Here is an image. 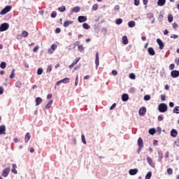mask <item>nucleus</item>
Here are the masks:
<instances>
[{
  "label": "nucleus",
  "instance_id": "f257e3e1",
  "mask_svg": "<svg viewBox=\"0 0 179 179\" xmlns=\"http://www.w3.org/2000/svg\"><path fill=\"white\" fill-rule=\"evenodd\" d=\"M167 109H168L167 104L164 103H160L158 106V110L159 113H166V111H167Z\"/></svg>",
  "mask_w": 179,
  "mask_h": 179
},
{
  "label": "nucleus",
  "instance_id": "f03ea898",
  "mask_svg": "<svg viewBox=\"0 0 179 179\" xmlns=\"http://www.w3.org/2000/svg\"><path fill=\"white\" fill-rule=\"evenodd\" d=\"M12 9V6H6L1 12L0 15H6L8 12H10Z\"/></svg>",
  "mask_w": 179,
  "mask_h": 179
},
{
  "label": "nucleus",
  "instance_id": "7ed1b4c3",
  "mask_svg": "<svg viewBox=\"0 0 179 179\" xmlns=\"http://www.w3.org/2000/svg\"><path fill=\"white\" fill-rule=\"evenodd\" d=\"M9 29V24L4 22L0 26V31H6Z\"/></svg>",
  "mask_w": 179,
  "mask_h": 179
},
{
  "label": "nucleus",
  "instance_id": "20e7f679",
  "mask_svg": "<svg viewBox=\"0 0 179 179\" xmlns=\"http://www.w3.org/2000/svg\"><path fill=\"white\" fill-rule=\"evenodd\" d=\"M171 76L172 78H176L179 77V71L177 70H173L171 72Z\"/></svg>",
  "mask_w": 179,
  "mask_h": 179
},
{
  "label": "nucleus",
  "instance_id": "39448f33",
  "mask_svg": "<svg viewBox=\"0 0 179 179\" xmlns=\"http://www.w3.org/2000/svg\"><path fill=\"white\" fill-rule=\"evenodd\" d=\"M100 64L99 58V52H96V57H95V65H96V69L99 68V65Z\"/></svg>",
  "mask_w": 179,
  "mask_h": 179
},
{
  "label": "nucleus",
  "instance_id": "423d86ee",
  "mask_svg": "<svg viewBox=\"0 0 179 179\" xmlns=\"http://www.w3.org/2000/svg\"><path fill=\"white\" fill-rule=\"evenodd\" d=\"M10 173V169L9 168H6L3 169L2 176L3 177H8V175Z\"/></svg>",
  "mask_w": 179,
  "mask_h": 179
},
{
  "label": "nucleus",
  "instance_id": "0eeeda50",
  "mask_svg": "<svg viewBox=\"0 0 179 179\" xmlns=\"http://www.w3.org/2000/svg\"><path fill=\"white\" fill-rule=\"evenodd\" d=\"M139 115L143 117L146 114V107H141L138 111Z\"/></svg>",
  "mask_w": 179,
  "mask_h": 179
},
{
  "label": "nucleus",
  "instance_id": "6e6552de",
  "mask_svg": "<svg viewBox=\"0 0 179 179\" xmlns=\"http://www.w3.org/2000/svg\"><path fill=\"white\" fill-rule=\"evenodd\" d=\"M78 20L80 23H83V22H86V20H87V17L80 15L78 17Z\"/></svg>",
  "mask_w": 179,
  "mask_h": 179
},
{
  "label": "nucleus",
  "instance_id": "1a4fd4ad",
  "mask_svg": "<svg viewBox=\"0 0 179 179\" xmlns=\"http://www.w3.org/2000/svg\"><path fill=\"white\" fill-rule=\"evenodd\" d=\"M6 127L5 125L0 126V135H5L6 134Z\"/></svg>",
  "mask_w": 179,
  "mask_h": 179
},
{
  "label": "nucleus",
  "instance_id": "9d476101",
  "mask_svg": "<svg viewBox=\"0 0 179 179\" xmlns=\"http://www.w3.org/2000/svg\"><path fill=\"white\" fill-rule=\"evenodd\" d=\"M157 43L159 45V50H163V48H164V43H163V41H162L160 38L157 39Z\"/></svg>",
  "mask_w": 179,
  "mask_h": 179
},
{
  "label": "nucleus",
  "instance_id": "9b49d317",
  "mask_svg": "<svg viewBox=\"0 0 179 179\" xmlns=\"http://www.w3.org/2000/svg\"><path fill=\"white\" fill-rule=\"evenodd\" d=\"M138 169H130L129 171V173L130 174V176H135L136 174H138Z\"/></svg>",
  "mask_w": 179,
  "mask_h": 179
},
{
  "label": "nucleus",
  "instance_id": "f8f14e48",
  "mask_svg": "<svg viewBox=\"0 0 179 179\" xmlns=\"http://www.w3.org/2000/svg\"><path fill=\"white\" fill-rule=\"evenodd\" d=\"M177 135H178V132L177 131V130L173 129L171 131V136H172V138H176Z\"/></svg>",
  "mask_w": 179,
  "mask_h": 179
},
{
  "label": "nucleus",
  "instance_id": "ddd939ff",
  "mask_svg": "<svg viewBox=\"0 0 179 179\" xmlns=\"http://www.w3.org/2000/svg\"><path fill=\"white\" fill-rule=\"evenodd\" d=\"M122 101H128V100H129V96L128 94H123L122 95Z\"/></svg>",
  "mask_w": 179,
  "mask_h": 179
},
{
  "label": "nucleus",
  "instance_id": "4468645a",
  "mask_svg": "<svg viewBox=\"0 0 179 179\" xmlns=\"http://www.w3.org/2000/svg\"><path fill=\"white\" fill-rule=\"evenodd\" d=\"M147 162L148 164L151 166V167H155V163L153 162V160L150 157H147Z\"/></svg>",
  "mask_w": 179,
  "mask_h": 179
},
{
  "label": "nucleus",
  "instance_id": "2eb2a0df",
  "mask_svg": "<svg viewBox=\"0 0 179 179\" xmlns=\"http://www.w3.org/2000/svg\"><path fill=\"white\" fill-rule=\"evenodd\" d=\"M166 5V0H158L157 6H164Z\"/></svg>",
  "mask_w": 179,
  "mask_h": 179
},
{
  "label": "nucleus",
  "instance_id": "dca6fc26",
  "mask_svg": "<svg viewBox=\"0 0 179 179\" xmlns=\"http://www.w3.org/2000/svg\"><path fill=\"white\" fill-rule=\"evenodd\" d=\"M12 167H13V169H11V172L13 173V174H17V171L16 170V168L17 166H16V164H13Z\"/></svg>",
  "mask_w": 179,
  "mask_h": 179
},
{
  "label": "nucleus",
  "instance_id": "f3484780",
  "mask_svg": "<svg viewBox=\"0 0 179 179\" xmlns=\"http://www.w3.org/2000/svg\"><path fill=\"white\" fill-rule=\"evenodd\" d=\"M138 146L139 148H143V141L142 140V138H138Z\"/></svg>",
  "mask_w": 179,
  "mask_h": 179
},
{
  "label": "nucleus",
  "instance_id": "a211bd4d",
  "mask_svg": "<svg viewBox=\"0 0 179 179\" xmlns=\"http://www.w3.org/2000/svg\"><path fill=\"white\" fill-rule=\"evenodd\" d=\"M41 103H43V99H41V97H37L36 99V106H40Z\"/></svg>",
  "mask_w": 179,
  "mask_h": 179
},
{
  "label": "nucleus",
  "instance_id": "6ab92c4d",
  "mask_svg": "<svg viewBox=\"0 0 179 179\" xmlns=\"http://www.w3.org/2000/svg\"><path fill=\"white\" fill-rule=\"evenodd\" d=\"M148 53L150 54V55H155L156 54L153 48H149L148 49Z\"/></svg>",
  "mask_w": 179,
  "mask_h": 179
},
{
  "label": "nucleus",
  "instance_id": "aec40b11",
  "mask_svg": "<svg viewBox=\"0 0 179 179\" xmlns=\"http://www.w3.org/2000/svg\"><path fill=\"white\" fill-rule=\"evenodd\" d=\"M73 23V21H66L64 22V27H69V24H72Z\"/></svg>",
  "mask_w": 179,
  "mask_h": 179
},
{
  "label": "nucleus",
  "instance_id": "412c9836",
  "mask_svg": "<svg viewBox=\"0 0 179 179\" xmlns=\"http://www.w3.org/2000/svg\"><path fill=\"white\" fill-rule=\"evenodd\" d=\"M72 12H74V13H78V12H80V7L76 6L73 8Z\"/></svg>",
  "mask_w": 179,
  "mask_h": 179
},
{
  "label": "nucleus",
  "instance_id": "4be33fe9",
  "mask_svg": "<svg viewBox=\"0 0 179 179\" xmlns=\"http://www.w3.org/2000/svg\"><path fill=\"white\" fill-rule=\"evenodd\" d=\"M24 139H25V143H27V142H29V141H30V133H27L25 134Z\"/></svg>",
  "mask_w": 179,
  "mask_h": 179
},
{
  "label": "nucleus",
  "instance_id": "5701e85b",
  "mask_svg": "<svg viewBox=\"0 0 179 179\" xmlns=\"http://www.w3.org/2000/svg\"><path fill=\"white\" fill-rule=\"evenodd\" d=\"M173 113L174 114H179V106H176L173 110Z\"/></svg>",
  "mask_w": 179,
  "mask_h": 179
},
{
  "label": "nucleus",
  "instance_id": "b1692460",
  "mask_svg": "<svg viewBox=\"0 0 179 179\" xmlns=\"http://www.w3.org/2000/svg\"><path fill=\"white\" fill-rule=\"evenodd\" d=\"M156 134V129H149V134L150 135H154Z\"/></svg>",
  "mask_w": 179,
  "mask_h": 179
},
{
  "label": "nucleus",
  "instance_id": "393cba45",
  "mask_svg": "<svg viewBox=\"0 0 179 179\" xmlns=\"http://www.w3.org/2000/svg\"><path fill=\"white\" fill-rule=\"evenodd\" d=\"M129 27H135V22L134 21H130L128 22Z\"/></svg>",
  "mask_w": 179,
  "mask_h": 179
},
{
  "label": "nucleus",
  "instance_id": "a878e982",
  "mask_svg": "<svg viewBox=\"0 0 179 179\" xmlns=\"http://www.w3.org/2000/svg\"><path fill=\"white\" fill-rule=\"evenodd\" d=\"M83 29H85V30H89V29H90V27L87 23L83 24Z\"/></svg>",
  "mask_w": 179,
  "mask_h": 179
},
{
  "label": "nucleus",
  "instance_id": "bb28decb",
  "mask_svg": "<svg viewBox=\"0 0 179 179\" xmlns=\"http://www.w3.org/2000/svg\"><path fill=\"white\" fill-rule=\"evenodd\" d=\"M151 177H152V171H149V172L146 174L145 179H150Z\"/></svg>",
  "mask_w": 179,
  "mask_h": 179
},
{
  "label": "nucleus",
  "instance_id": "cd10ccee",
  "mask_svg": "<svg viewBox=\"0 0 179 179\" xmlns=\"http://www.w3.org/2000/svg\"><path fill=\"white\" fill-rule=\"evenodd\" d=\"M122 41H123V44L124 45L128 44V38H127V36H123Z\"/></svg>",
  "mask_w": 179,
  "mask_h": 179
},
{
  "label": "nucleus",
  "instance_id": "c85d7f7f",
  "mask_svg": "<svg viewBox=\"0 0 179 179\" xmlns=\"http://www.w3.org/2000/svg\"><path fill=\"white\" fill-rule=\"evenodd\" d=\"M0 68H1V69H5V68H6V62H1L0 64Z\"/></svg>",
  "mask_w": 179,
  "mask_h": 179
},
{
  "label": "nucleus",
  "instance_id": "c756f323",
  "mask_svg": "<svg viewBox=\"0 0 179 179\" xmlns=\"http://www.w3.org/2000/svg\"><path fill=\"white\" fill-rule=\"evenodd\" d=\"M173 15L171 14H169L168 15V21L169 22V23H171V22H173Z\"/></svg>",
  "mask_w": 179,
  "mask_h": 179
},
{
  "label": "nucleus",
  "instance_id": "7c9ffc66",
  "mask_svg": "<svg viewBox=\"0 0 179 179\" xmlns=\"http://www.w3.org/2000/svg\"><path fill=\"white\" fill-rule=\"evenodd\" d=\"M129 93H131V94H134L135 92H136V88L135 87H131L129 90Z\"/></svg>",
  "mask_w": 179,
  "mask_h": 179
},
{
  "label": "nucleus",
  "instance_id": "2f4dec72",
  "mask_svg": "<svg viewBox=\"0 0 179 179\" xmlns=\"http://www.w3.org/2000/svg\"><path fill=\"white\" fill-rule=\"evenodd\" d=\"M9 78H10V79H13L15 78V69L12 70Z\"/></svg>",
  "mask_w": 179,
  "mask_h": 179
},
{
  "label": "nucleus",
  "instance_id": "473e14b6",
  "mask_svg": "<svg viewBox=\"0 0 179 179\" xmlns=\"http://www.w3.org/2000/svg\"><path fill=\"white\" fill-rule=\"evenodd\" d=\"M62 83H69V78H65L62 80Z\"/></svg>",
  "mask_w": 179,
  "mask_h": 179
},
{
  "label": "nucleus",
  "instance_id": "72a5a7b5",
  "mask_svg": "<svg viewBox=\"0 0 179 179\" xmlns=\"http://www.w3.org/2000/svg\"><path fill=\"white\" fill-rule=\"evenodd\" d=\"M52 105V100H50L48 103L46 105L45 108H50L51 106Z\"/></svg>",
  "mask_w": 179,
  "mask_h": 179
},
{
  "label": "nucleus",
  "instance_id": "f704fd0d",
  "mask_svg": "<svg viewBox=\"0 0 179 179\" xmlns=\"http://www.w3.org/2000/svg\"><path fill=\"white\" fill-rule=\"evenodd\" d=\"M15 87L20 89L22 87V83L20 81L15 83Z\"/></svg>",
  "mask_w": 179,
  "mask_h": 179
},
{
  "label": "nucleus",
  "instance_id": "c9c22d12",
  "mask_svg": "<svg viewBox=\"0 0 179 179\" xmlns=\"http://www.w3.org/2000/svg\"><path fill=\"white\" fill-rule=\"evenodd\" d=\"M115 23L116 24H121V23H122V19L121 18H118L115 20Z\"/></svg>",
  "mask_w": 179,
  "mask_h": 179
},
{
  "label": "nucleus",
  "instance_id": "e433bc0d",
  "mask_svg": "<svg viewBox=\"0 0 179 179\" xmlns=\"http://www.w3.org/2000/svg\"><path fill=\"white\" fill-rule=\"evenodd\" d=\"M81 139H82L83 143H84V145H86V139L85 138V134L81 135Z\"/></svg>",
  "mask_w": 179,
  "mask_h": 179
},
{
  "label": "nucleus",
  "instance_id": "4c0bfd02",
  "mask_svg": "<svg viewBox=\"0 0 179 179\" xmlns=\"http://www.w3.org/2000/svg\"><path fill=\"white\" fill-rule=\"evenodd\" d=\"M66 9L65 6L58 8V10H59V12H65Z\"/></svg>",
  "mask_w": 179,
  "mask_h": 179
},
{
  "label": "nucleus",
  "instance_id": "58836bf2",
  "mask_svg": "<svg viewBox=\"0 0 179 179\" xmlns=\"http://www.w3.org/2000/svg\"><path fill=\"white\" fill-rule=\"evenodd\" d=\"M144 100L145 101H149V100H150V95H145L144 96Z\"/></svg>",
  "mask_w": 179,
  "mask_h": 179
},
{
  "label": "nucleus",
  "instance_id": "ea45409f",
  "mask_svg": "<svg viewBox=\"0 0 179 179\" xmlns=\"http://www.w3.org/2000/svg\"><path fill=\"white\" fill-rule=\"evenodd\" d=\"M78 51H80V52H82L83 51H85V48H83V45H78Z\"/></svg>",
  "mask_w": 179,
  "mask_h": 179
},
{
  "label": "nucleus",
  "instance_id": "a19ab883",
  "mask_svg": "<svg viewBox=\"0 0 179 179\" xmlns=\"http://www.w3.org/2000/svg\"><path fill=\"white\" fill-rule=\"evenodd\" d=\"M158 155H159V162H161L162 159H163V153L159 152H158Z\"/></svg>",
  "mask_w": 179,
  "mask_h": 179
},
{
  "label": "nucleus",
  "instance_id": "79ce46f5",
  "mask_svg": "<svg viewBox=\"0 0 179 179\" xmlns=\"http://www.w3.org/2000/svg\"><path fill=\"white\" fill-rule=\"evenodd\" d=\"M37 74L42 75L43 74V69H41V68L38 69Z\"/></svg>",
  "mask_w": 179,
  "mask_h": 179
},
{
  "label": "nucleus",
  "instance_id": "37998d69",
  "mask_svg": "<svg viewBox=\"0 0 179 179\" xmlns=\"http://www.w3.org/2000/svg\"><path fill=\"white\" fill-rule=\"evenodd\" d=\"M97 9H99V5L94 4V5L92 6V10H97Z\"/></svg>",
  "mask_w": 179,
  "mask_h": 179
},
{
  "label": "nucleus",
  "instance_id": "c03bdc74",
  "mask_svg": "<svg viewBox=\"0 0 179 179\" xmlns=\"http://www.w3.org/2000/svg\"><path fill=\"white\" fill-rule=\"evenodd\" d=\"M22 36L23 37H27V36H29V32L26 31H22Z\"/></svg>",
  "mask_w": 179,
  "mask_h": 179
},
{
  "label": "nucleus",
  "instance_id": "a18cd8bd",
  "mask_svg": "<svg viewBox=\"0 0 179 179\" xmlns=\"http://www.w3.org/2000/svg\"><path fill=\"white\" fill-rule=\"evenodd\" d=\"M167 173L170 176L171 174H173V169L171 168H169L167 169Z\"/></svg>",
  "mask_w": 179,
  "mask_h": 179
},
{
  "label": "nucleus",
  "instance_id": "49530a36",
  "mask_svg": "<svg viewBox=\"0 0 179 179\" xmlns=\"http://www.w3.org/2000/svg\"><path fill=\"white\" fill-rule=\"evenodd\" d=\"M51 17H57V12L53 11L51 15H50Z\"/></svg>",
  "mask_w": 179,
  "mask_h": 179
},
{
  "label": "nucleus",
  "instance_id": "de8ad7c7",
  "mask_svg": "<svg viewBox=\"0 0 179 179\" xmlns=\"http://www.w3.org/2000/svg\"><path fill=\"white\" fill-rule=\"evenodd\" d=\"M80 59V58H76L75 59V61L73 62V65H76V64H78V62H79Z\"/></svg>",
  "mask_w": 179,
  "mask_h": 179
},
{
  "label": "nucleus",
  "instance_id": "09e8293b",
  "mask_svg": "<svg viewBox=\"0 0 179 179\" xmlns=\"http://www.w3.org/2000/svg\"><path fill=\"white\" fill-rule=\"evenodd\" d=\"M163 120H164V117L162 115L158 116V121H163Z\"/></svg>",
  "mask_w": 179,
  "mask_h": 179
},
{
  "label": "nucleus",
  "instance_id": "8fccbe9b",
  "mask_svg": "<svg viewBox=\"0 0 179 179\" xmlns=\"http://www.w3.org/2000/svg\"><path fill=\"white\" fill-rule=\"evenodd\" d=\"M175 66H176L174 65V64H170V66H169V70H170V71H173V69H174Z\"/></svg>",
  "mask_w": 179,
  "mask_h": 179
},
{
  "label": "nucleus",
  "instance_id": "3c124183",
  "mask_svg": "<svg viewBox=\"0 0 179 179\" xmlns=\"http://www.w3.org/2000/svg\"><path fill=\"white\" fill-rule=\"evenodd\" d=\"M79 78V76L77 75L76 76V83H75V85L78 86V83H79V80H78Z\"/></svg>",
  "mask_w": 179,
  "mask_h": 179
},
{
  "label": "nucleus",
  "instance_id": "603ef678",
  "mask_svg": "<svg viewBox=\"0 0 179 179\" xmlns=\"http://www.w3.org/2000/svg\"><path fill=\"white\" fill-rule=\"evenodd\" d=\"M129 78H130V79H135V78H136V76L134 74V73H130V75H129Z\"/></svg>",
  "mask_w": 179,
  "mask_h": 179
},
{
  "label": "nucleus",
  "instance_id": "864d4df0",
  "mask_svg": "<svg viewBox=\"0 0 179 179\" xmlns=\"http://www.w3.org/2000/svg\"><path fill=\"white\" fill-rule=\"evenodd\" d=\"M140 1L139 0H134V5L136 6H139Z\"/></svg>",
  "mask_w": 179,
  "mask_h": 179
},
{
  "label": "nucleus",
  "instance_id": "5fc2aeb1",
  "mask_svg": "<svg viewBox=\"0 0 179 179\" xmlns=\"http://www.w3.org/2000/svg\"><path fill=\"white\" fill-rule=\"evenodd\" d=\"M112 75H113L114 76H117V75H118V72H117V71L113 70L112 71Z\"/></svg>",
  "mask_w": 179,
  "mask_h": 179
},
{
  "label": "nucleus",
  "instance_id": "6e6d98bb",
  "mask_svg": "<svg viewBox=\"0 0 179 179\" xmlns=\"http://www.w3.org/2000/svg\"><path fill=\"white\" fill-rule=\"evenodd\" d=\"M115 107H117V104H116V103H113V104L110 107V110H114V108H115Z\"/></svg>",
  "mask_w": 179,
  "mask_h": 179
},
{
  "label": "nucleus",
  "instance_id": "4d7b16f0",
  "mask_svg": "<svg viewBox=\"0 0 179 179\" xmlns=\"http://www.w3.org/2000/svg\"><path fill=\"white\" fill-rule=\"evenodd\" d=\"M56 48H57V45H54V44L52 45L51 50H52L53 51H55Z\"/></svg>",
  "mask_w": 179,
  "mask_h": 179
},
{
  "label": "nucleus",
  "instance_id": "13d9d810",
  "mask_svg": "<svg viewBox=\"0 0 179 179\" xmlns=\"http://www.w3.org/2000/svg\"><path fill=\"white\" fill-rule=\"evenodd\" d=\"M161 99L162 100V101H166V95H161Z\"/></svg>",
  "mask_w": 179,
  "mask_h": 179
},
{
  "label": "nucleus",
  "instance_id": "bf43d9fd",
  "mask_svg": "<svg viewBox=\"0 0 179 179\" xmlns=\"http://www.w3.org/2000/svg\"><path fill=\"white\" fill-rule=\"evenodd\" d=\"M51 71H52V68L49 65L47 69V72H51Z\"/></svg>",
  "mask_w": 179,
  "mask_h": 179
},
{
  "label": "nucleus",
  "instance_id": "052dcab7",
  "mask_svg": "<svg viewBox=\"0 0 179 179\" xmlns=\"http://www.w3.org/2000/svg\"><path fill=\"white\" fill-rule=\"evenodd\" d=\"M162 19H163V15L160 14V15H159V17H158V20H159V22H162Z\"/></svg>",
  "mask_w": 179,
  "mask_h": 179
},
{
  "label": "nucleus",
  "instance_id": "680f3d73",
  "mask_svg": "<svg viewBox=\"0 0 179 179\" xmlns=\"http://www.w3.org/2000/svg\"><path fill=\"white\" fill-rule=\"evenodd\" d=\"M38 48H40V47L38 45H37L34 50V52H37V51H38Z\"/></svg>",
  "mask_w": 179,
  "mask_h": 179
},
{
  "label": "nucleus",
  "instance_id": "e2e57ef3",
  "mask_svg": "<svg viewBox=\"0 0 179 179\" xmlns=\"http://www.w3.org/2000/svg\"><path fill=\"white\" fill-rule=\"evenodd\" d=\"M172 26L173 29H177V27H178V24L176 22H174Z\"/></svg>",
  "mask_w": 179,
  "mask_h": 179
},
{
  "label": "nucleus",
  "instance_id": "0e129e2a",
  "mask_svg": "<svg viewBox=\"0 0 179 179\" xmlns=\"http://www.w3.org/2000/svg\"><path fill=\"white\" fill-rule=\"evenodd\" d=\"M171 38H178V35L173 34L171 36Z\"/></svg>",
  "mask_w": 179,
  "mask_h": 179
},
{
  "label": "nucleus",
  "instance_id": "69168bd1",
  "mask_svg": "<svg viewBox=\"0 0 179 179\" xmlns=\"http://www.w3.org/2000/svg\"><path fill=\"white\" fill-rule=\"evenodd\" d=\"M3 92H4L3 87H0V94H3Z\"/></svg>",
  "mask_w": 179,
  "mask_h": 179
},
{
  "label": "nucleus",
  "instance_id": "338daca9",
  "mask_svg": "<svg viewBox=\"0 0 179 179\" xmlns=\"http://www.w3.org/2000/svg\"><path fill=\"white\" fill-rule=\"evenodd\" d=\"M72 143H73V145H76V138H74L73 139Z\"/></svg>",
  "mask_w": 179,
  "mask_h": 179
},
{
  "label": "nucleus",
  "instance_id": "774afa93",
  "mask_svg": "<svg viewBox=\"0 0 179 179\" xmlns=\"http://www.w3.org/2000/svg\"><path fill=\"white\" fill-rule=\"evenodd\" d=\"M175 145H176V146H179V139L176 140V141H175Z\"/></svg>",
  "mask_w": 179,
  "mask_h": 179
}]
</instances>
